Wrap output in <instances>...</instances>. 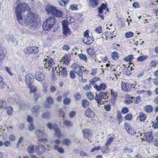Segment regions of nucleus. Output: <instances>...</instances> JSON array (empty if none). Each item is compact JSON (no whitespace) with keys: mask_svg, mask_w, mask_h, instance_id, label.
<instances>
[{"mask_svg":"<svg viewBox=\"0 0 158 158\" xmlns=\"http://www.w3.org/2000/svg\"><path fill=\"white\" fill-rule=\"evenodd\" d=\"M27 4L25 3L18 4L15 8V13L19 23L20 24L24 23L28 27H35L37 26V19L38 16L34 14L30 13L27 15L24 20L21 15L22 12L26 10Z\"/></svg>","mask_w":158,"mask_h":158,"instance_id":"nucleus-1","label":"nucleus"},{"mask_svg":"<svg viewBox=\"0 0 158 158\" xmlns=\"http://www.w3.org/2000/svg\"><path fill=\"white\" fill-rule=\"evenodd\" d=\"M89 30H87L84 34V37L82 39L83 42L86 44L89 45L91 44L94 41L93 36L89 35Z\"/></svg>","mask_w":158,"mask_h":158,"instance_id":"nucleus-2","label":"nucleus"},{"mask_svg":"<svg viewBox=\"0 0 158 158\" xmlns=\"http://www.w3.org/2000/svg\"><path fill=\"white\" fill-rule=\"evenodd\" d=\"M136 85V84H130L128 82L122 81L121 85V89L124 91H130L132 88H134L135 87Z\"/></svg>","mask_w":158,"mask_h":158,"instance_id":"nucleus-3","label":"nucleus"},{"mask_svg":"<svg viewBox=\"0 0 158 158\" xmlns=\"http://www.w3.org/2000/svg\"><path fill=\"white\" fill-rule=\"evenodd\" d=\"M81 67H82V66H80L76 64H73L72 67L74 70V72L81 77H82L83 75Z\"/></svg>","mask_w":158,"mask_h":158,"instance_id":"nucleus-4","label":"nucleus"},{"mask_svg":"<svg viewBox=\"0 0 158 158\" xmlns=\"http://www.w3.org/2000/svg\"><path fill=\"white\" fill-rule=\"evenodd\" d=\"M46 57L47 58H44V61L46 62L45 64V67L46 68H48V67L52 68L55 64V62L54 60L52 58L48 57V56Z\"/></svg>","mask_w":158,"mask_h":158,"instance_id":"nucleus-5","label":"nucleus"},{"mask_svg":"<svg viewBox=\"0 0 158 158\" xmlns=\"http://www.w3.org/2000/svg\"><path fill=\"white\" fill-rule=\"evenodd\" d=\"M144 134L145 139L143 138H142L141 139V141H143V140H146L148 143L152 142L153 139V136L151 132H146L144 133Z\"/></svg>","mask_w":158,"mask_h":158,"instance_id":"nucleus-6","label":"nucleus"},{"mask_svg":"<svg viewBox=\"0 0 158 158\" xmlns=\"http://www.w3.org/2000/svg\"><path fill=\"white\" fill-rule=\"evenodd\" d=\"M82 133L83 134V137L86 139L89 140V138H90L92 136V135L91 133V131L90 129H83L82 130Z\"/></svg>","mask_w":158,"mask_h":158,"instance_id":"nucleus-7","label":"nucleus"},{"mask_svg":"<svg viewBox=\"0 0 158 158\" xmlns=\"http://www.w3.org/2000/svg\"><path fill=\"white\" fill-rule=\"evenodd\" d=\"M35 150L38 155H41L45 152L46 148L44 146L40 144L35 147Z\"/></svg>","mask_w":158,"mask_h":158,"instance_id":"nucleus-8","label":"nucleus"},{"mask_svg":"<svg viewBox=\"0 0 158 158\" xmlns=\"http://www.w3.org/2000/svg\"><path fill=\"white\" fill-rule=\"evenodd\" d=\"M26 82L27 84H31L34 81V76L31 73H29L26 76Z\"/></svg>","mask_w":158,"mask_h":158,"instance_id":"nucleus-9","label":"nucleus"},{"mask_svg":"<svg viewBox=\"0 0 158 158\" xmlns=\"http://www.w3.org/2000/svg\"><path fill=\"white\" fill-rule=\"evenodd\" d=\"M35 79L38 81H40L44 80L45 76L41 72H36L35 75Z\"/></svg>","mask_w":158,"mask_h":158,"instance_id":"nucleus-10","label":"nucleus"},{"mask_svg":"<svg viewBox=\"0 0 158 158\" xmlns=\"http://www.w3.org/2000/svg\"><path fill=\"white\" fill-rule=\"evenodd\" d=\"M46 20L49 26L52 27L54 26V24L56 22V19L54 17L50 16Z\"/></svg>","mask_w":158,"mask_h":158,"instance_id":"nucleus-11","label":"nucleus"},{"mask_svg":"<svg viewBox=\"0 0 158 158\" xmlns=\"http://www.w3.org/2000/svg\"><path fill=\"white\" fill-rule=\"evenodd\" d=\"M94 87L97 91H100L101 90H105L106 88V85L105 84L101 83L99 86L95 85Z\"/></svg>","mask_w":158,"mask_h":158,"instance_id":"nucleus-12","label":"nucleus"},{"mask_svg":"<svg viewBox=\"0 0 158 158\" xmlns=\"http://www.w3.org/2000/svg\"><path fill=\"white\" fill-rule=\"evenodd\" d=\"M85 115L88 118H92L94 116V113L89 108H88L85 112Z\"/></svg>","mask_w":158,"mask_h":158,"instance_id":"nucleus-13","label":"nucleus"},{"mask_svg":"<svg viewBox=\"0 0 158 158\" xmlns=\"http://www.w3.org/2000/svg\"><path fill=\"white\" fill-rule=\"evenodd\" d=\"M56 9V8L52 6H48L46 7V10L48 14L53 15Z\"/></svg>","mask_w":158,"mask_h":158,"instance_id":"nucleus-14","label":"nucleus"},{"mask_svg":"<svg viewBox=\"0 0 158 158\" xmlns=\"http://www.w3.org/2000/svg\"><path fill=\"white\" fill-rule=\"evenodd\" d=\"M71 57L69 54H66L61 59V61L62 62H64L63 64H68L70 62L71 60Z\"/></svg>","mask_w":158,"mask_h":158,"instance_id":"nucleus-15","label":"nucleus"},{"mask_svg":"<svg viewBox=\"0 0 158 158\" xmlns=\"http://www.w3.org/2000/svg\"><path fill=\"white\" fill-rule=\"evenodd\" d=\"M104 95V92H100L98 94H96V97H95V99L96 101H102V99H103Z\"/></svg>","mask_w":158,"mask_h":158,"instance_id":"nucleus-16","label":"nucleus"},{"mask_svg":"<svg viewBox=\"0 0 158 158\" xmlns=\"http://www.w3.org/2000/svg\"><path fill=\"white\" fill-rule=\"evenodd\" d=\"M40 108V106L38 105H36L31 108V110L34 115H37L38 114L39 112Z\"/></svg>","mask_w":158,"mask_h":158,"instance_id":"nucleus-17","label":"nucleus"},{"mask_svg":"<svg viewBox=\"0 0 158 158\" xmlns=\"http://www.w3.org/2000/svg\"><path fill=\"white\" fill-rule=\"evenodd\" d=\"M53 15L56 17L60 18L63 15V14L61 11L56 8L55 10H54V11L53 13Z\"/></svg>","mask_w":158,"mask_h":158,"instance_id":"nucleus-18","label":"nucleus"},{"mask_svg":"<svg viewBox=\"0 0 158 158\" xmlns=\"http://www.w3.org/2000/svg\"><path fill=\"white\" fill-rule=\"evenodd\" d=\"M46 102L48 104L45 105V106L47 108L50 107V105H52L54 103L53 99L51 97H48L47 98Z\"/></svg>","mask_w":158,"mask_h":158,"instance_id":"nucleus-19","label":"nucleus"},{"mask_svg":"<svg viewBox=\"0 0 158 158\" xmlns=\"http://www.w3.org/2000/svg\"><path fill=\"white\" fill-rule=\"evenodd\" d=\"M90 3L89 7L93 8L98 5V0H89Z\"/></svg>","mask_w":158,"mask_h":158,"instance_id":"nucleus-20","label":"nucleus"},{"mask_svg":"<svg viewBox=\"0 0 158 158\" xmlns=\"http://www.w3.org/2000/svg\"><path fill=\"white\" fill-rule=\"evenodd\" d=\"M54 134L58 138H60L62 136V134L61 133L60 129L58 127L55 130Z\"/></svg>","mask_w":158,"mask_h":158,"instance_id":"nucleus-21","label":"nucleus"},{"mask_svg":"<svg viewBox=\"0 0 158 158\" xmlns=\"http://www.w3.org/2000/svg\"><path fill=\"white\" fill-rule=\"evenodd\" d=\"M147 118L146 114L143 113H140L137 117V119L139 120L141 122H143Z\"/></svg>","mask_w":158,"mask_h":158,"instance_id":"nucleus-22","label":"nucleus"},{"mask_svg":"<svg viewBox=\"0 0 158 158\" xmlns=\"http://www.w3.org/2000/svg\"><path fill=\"white\" fill-rule=\"evenodd\" d=\"M28 87L30 89V93L31 94L32 93H35L37 91V89L35 87L31 84L28 85Z\"/></svg>","mask_w":158,"mask_h":158,"instance_id":"nucleus-23","label":"nucleus"},{"mask_svg":"<svg viewBox=\"0 0 158 158\" xmlns=\"http://www.w3.org/2000/svg\"><path fill=\"white\" fill-rule=\"evenodd\" d=\"M44 130L42 131L40 129H35V133L36 135L38 137H40L44 136Z\"/></svg>","mask_w":158,"mask_h":158,"instance_id":"nucleus-24","label":"nucleus"},{"mask_svg":"<svg viewBox=\"0 0 158 158\" xmlns=\"http://www.w3.org/2000/svg\"><path fill=\"white\" fill-rule=\"evenodd\" d=\"M48 23L47 21L46 20L43 24V27L44 30V31H49L52 28L51 27L49 26L48 24Z\"/></svg>","mask_w":158,"mask_h":158,"instance_id":"nucleus-25","label":"nucleus"},{"mask_svg":"<svg viewBox=\"0 0 158 158\" xmlns=\"http://www.w3.org/2000/svg\"><path fill=\"white\" fill-rule=\"evenodd\" d=\"M64 125L67 127H72L73 124L72 122L69 120H65L63 122Z\"/></svg>","mask_w":158,"mask_h":158,"instance_id":"nucleus-26","label":"nucleus"},{"mask_svg":"<svg viewBox=\"0 0 158 158\" xmlns=\"http://www.w3.org/2000/svg\"><path fill=\"white\" fill-rule=\"evenodd\" d=\"M106 6L104 3H103L99 8H98V9H99L98 12V16H100V15L103 12V10L106 9Z\"/></svg>","mask_w":158,"mask_h":158,"instance_id":"nucleus-27","label":"nucleus"},{"mask_svg":"<svg viewBox=\"0 0 158 158\" xmlns=\"http://www.w3.org/2000/svg\"><path fill=\"white\" fill-rule=\"evenodd\" d=\"M47 126L50 130L54 129V130L57 127L56 124H52L51 123H48L47 124Z\"/></svg>","mask_w":158,"mask_h":158,"instance_id":"nucleus-28","label":"nucleus"},{"mask_svg":"<svg viewBox=\"0 0 158 158\" xmlns=\"http://www.w3.org/2000/svg\"><path fill=\"white\" fill-rule=\"evenodd\" d=\"M35 145H31L29 146L27 148V150L29 153H31L35 151Z\"/></svg>","mask_w":158,"mask_h":158,"instance_id":"nucleus-29","label":"nucleus"},{"mask_svg":"<svg viewBox=\"0 0 158 158\" xmlns=\"http://www.w3.org/2000/svg\"><path fill=\"white\" fill-rule=\"evenodd\" d=\"M114 135L110 137L107 140L106 143L105 144V146H108L110 145L111 143L113 142L115 137L114 136Z\"/></svg>","mask_w":158,"mask_h":158,"instance_id":"nucleus-30","label":"nucleus"},{"mask_svg":"<svg viewBox=\"0 0 158 158\" xmlns=\"http://www.w3.org/2000/svg\"><path fill=\"white\" fill-rule=\"evenodd\" d=\"M144 109L145 111L148 113H151L153 110L152 106L149 105H146Z\"/></svg>","mask_w":158,"mask_h":158,"instance_id":"nucleus-31","label":"nucleus"},{"mask_svg":"<svg viewBox=\"0 0 158 158\" xmlns=\"http://www.w3.org/2000/svg\"><path fill=\"white\" fill-rule=\"evenodd\" d=\"M68 73L67 70V68L63 67V71H62L60 74V75L63 77H66L67 76Z\"/></svg>","mask_w":158,"mask_h":158,"instance_id":"nucleus-32","label":"nucleus"},{"mask_svg":"<svg viewBox=\"0 0 158 158\" xmlns=\"http://www.w3.org/2000/svg\"><path fill=\"white\" fill-rule=\"evenodd\" d=\"M86 95L88 99L92 100L94 99V95L90 91H87Z\"/></svg>","mask_w":158,"mask_h":158,"instance_id":"nucleus-33","label":"nucleus"},{"mask_svg":"<svg viewBox=\"0 0 158 158\" xmlns=\"http://www.w3.org/2000/svg\"><path fill=\"white\" fill-rule=\"evenodd\" d=\"M51 116V113L49 111L44 113L42 115V118H48Z\"/></svg>","mask_w":158,"mask_h":158,"instance_id":"nucleus-34","label":"nucleus"},{"mask_svg":"<svg viewBox=\"0 0 158 158\" xmlns=\"http://www.w3.org/2000/svg\"><path fill=\"white\" fill-rule=\"evenodd\" d=\"M111 56L113 59L117 60L119 57V55L117 52H114L112 53Z\"/></svg>","mask_w":158,"mask_h":158,"instance_id":"nucleus-35","label":"nucleus"},{"mask_svg":"<svg viewBox=\"0 0 158 158\" xmlns=\"http://www.w3.org/2000/svg\"><path fill=\"white\" fill-rule=\"evenodd\" d=\"M89 104L88 101L86 99L82 101V106L83 108H86L87 107Z\"/></svg>","mask_w":158,"mask_h":158,"instance_id":"nucleus-36","label":"nucleus"},{"mask_svg":"<svg viewBox=\"0 0 158 158\" xmlns=\"http://www.w3.org/2000/svg\"><path fill=\"white\" fill-rule=\"evenodd\" d=\"M67 20H66L70 24L74 23L75 21V19L72 16H67Z\"/></svg>","mask_w":158,"mask_h":158,"instance_id":"nucleus-37","label":"nucleus"},{"mask_svg":"<svg viewBox=\"0 0 158 158\" xmlns=\"http://www.w3.org/2000/svg\"><path fill=\"white\" fill-rule=\"evenodd\" d=\"M62 143L66 146H68L71 143V140L70 139H65L62 141Z\"/></svg>","mask_w":158,"mask_h":158,"instance_id":"nucleus-38","label":"nucleus"},{"mask_svg":"<svg viewBox=\"0 0 158 158\" xmlns=\"http://www.w3.org/2000/svg\"><path fill=\"white\" fill-rule=\"evenodd\" d=\"M106 148L103 147L102 149V152L103 154H106L109 153L110 151L108 146H106Z\"/></svg>","mask_w":158,"mask_h":158,"instance_id":"nucleus-39","label":"nucleus"},{"mask_svg":"<svg viewBox=\"0 0 158 158\" xmlns=\"http://www.w3.org/2000/svg\"><path fill=\"white\" fill-rule=\"evenodd\" d=\"M6 109L7 114L9 115H11L13 112V109L11 106H8Z\"/></svg>","mask_w":158,"mask_h":158,"instance_id":"nucleus-40","label":"nucleus"},{"mask_svg":"<svg viewBox=\"0 0 158 158\" xmlns=\"http://www.w3.org/2000/svg\"><path fill=\"white\" fill-rule=\"evenodd\" d=\"M71 101V100L70 98L67 97H65L63 99V103L65 105H68L70 103Z\"/></svg>","mask_w":158,"mask_h":158,"instance_id":"nucleus-41","label":"nucleus"},{"mask_svg":"<svg viewBox=\"0 0 158 158\" xmlns=\"http://www.w3.org/2000/svg\"><path fill=\"white\" fill-rule=\"evenodd\" d=\"M7 106V103L6 101L2 100H0V108H6Z\"/></svg>","mask_w":158,"mask_h":158,"instance_id":"nucleus-42","label":"nucleus"},{"mask_svg":"<svg viewBox=\"0 0 158 158\" xmlns=\"http://www.w3.org/2000/svg\"><path fill=\"white\" fill-rule=\"evenodd\" d=\"M100 80L99 78L97 77H94L90 81V85H95V82Z\"/></svg>","mask_w":158,"mask_h":158,"instance_id":"nucleus-43","label":"nucleus"},{"mask_svg":"<svg viewBox=\"0 0 158 158\" xmlns=\"http://www.w3.org/2000/svg\"><path fill=\"white\" fill-rule=\"evenodd\" d=\"M3 52V50L0 48V61L3 60L5 58V54Z\"/></svg>","mask_w":158,"mask_h":158,"instance_id":"nucleus-44","label":"nucleus"},{"mask_svg":"<svg viewBox=\"0 0 158 158\" xmlns=\"http://www.w3.org/2000/svg\"><path fill=\"white\" fill-rule=\"evenodd\" d=\"M78 56H79V58L81 60L84 61H85L86 62V61L87 60V58L85 55L81 53L79 54Z\"/></svg>","mask_w":158,"mask_h":158,"instance_id":"nucleus-45","label":"nucleus"},{"mask_svg":"<svg viewBox=\"0 0 158 158\" xmlns=\"http://www.w3.org/2000/svg\"><path fill=\"white\" fill-rule=\"evenodd\" d=\"M117 119L119 121V124L122 121V116L120 112L118 113L117 116Z\"/></svg>","mask_w":158,"mask_h":158,"instance_id":"nucleus-46","label":"nucleus"},{"mask_svg":"<svg viewBox=\"0 0 158 158\" xmlns=\"http://www.w3.org/2000/svg\"><path fill=\"white\" fill-rule=\"evenodd\" d=\"M148 56H139L137 58V60L139 61H143L146 59Z\"/></svg>","mask_w":158,"mask_h":158,"instance_id":"nucleus-47","label":"nucleus"},{"mask_svg":"<svg viewBox=\"0 0 158 158\" xmlns=\"http://www.w3.org/2000/svg\"><path fill=\"white\" fill-rule=\"evenodd\" d=\"M32 50V47H30L25 49L24 50V52L26 54H31Z\"/></svg>","mask_w":158,"mask_h":158,"instance_id":"nucleus-48","label":"nucleus"},{"mask_svg":"<svg viewBox=\"0 0 158 158\" xmlns=\"http://www.w3.org/2000/svg\"><path fill=\"white\" fill-rule=\"evenodd\" d=\"M133 58V56L132 55H130L127 57H125L124 60L126 61L130 62Z\"/></svg>","mask_w":158,"mask_h":158,"instance_id":"nucleus-49","label":"nucleus"},{"mask_svg":"<svg viewBox=\"0 0 158 158\" xmlns=\"http://www.w3.org/2000/svg\"><path fill=\"white\" fill-rule=\"evenodd\" d=\"M63 33L65 35L67 36V34L70 32V29L68 27L63 28Z\"/></svg>","mask_w":158,"mask_h":158,"instance_id":"nucleus-50","label":"nucleus"},{"mask_svg":"<svg viewBox=\"0 0 158 158\" xmlns=\"http://www.w3.org/2000/svg\"><path fill=\"white\" fill-rule=\"evenodd\" d=\"M132 115L130 113L128 114L124 117V118L126 120L130 121L132 118Z\"/></svg>","mask_w":158,"mask_h":158,"instance_id":"nucleus-51","label":"nucleus"},{"mask_svg":"<svg viewBox=\"0 0 158 158\" xmlns=\"http://www.w3.org/2000/svg\"><path fill=\"white\" fill-rule=\"evenodd\" d=\"M60 4L62 6H63L67 4L68 1V0H57Z\"/></svg>","mask_w":158,"mask_h":158,"instance_id":"nucleus-52","label":"nucleus"},{"mask_svg":"<svg viewBox=\"0 0 158 158\" xmlns=\"http://www.w3.org/2000/svg\"><path fill=\"white\" fill-rule=\"evenodd\" d=\"M134 35V33L131 31L126 32L125 34V36L126 38H129L132 36Z\"/></svg>","mask_w":158,"mask_h":158,"instance_id":"nucleus-53","label":"nucleus"},{"mask_svg":"<svg viewBox=\"0 0 158 158\" xmlns=\"http://www.w3.org/2000/svg\"><path fill=\"white\" fill-rule=\"evenodd\" d=\"M11 41L12 44L14 45H16L17 44V41L16 39L14 37H12L11 39Z\"/></svg>","mask_w":158,"mask_h":158,"instance_id":"nucleus-54","label":"nucleus"},{"mask_svg":"<svg viewBox=\"0 0 158 158\" xmlns=\"http://www.w3.org/2000/svg\"><path fill=\"white\" fill-rule=\"evenodd\" d=\"M102 27L101 26H99L95 28V32L98 33L100 34L102 32Z\"/></svg>","mask_w":158,"mask_h":158,"instance_id":"nucleus-55","label":"nucleus"},{"mask_svg":"<svg viewBox=\"0 0 158 158\" xmlns=\"http://www.w3.org/2000/svg\"><path fill=\"white\" fill-rule=\"evenodd\" d=\"M74 98H76V100H79L81 98L80 94L78 93H76L74 95Z\"/></svg>","mask_w":158,"mask_h":158,"instance_id":"nucleus-56","label":"nucleus"},{"mask_svg":"<svg viewBox=\"0 0 158 158\" xmlns=\"http://www.w3.org/2000/svg\"><path fill=\"white\" fill-rule=\"evenodd\" d=\"M141 97H137L136 98L134 97L133 102L135 103L138 104L141 101Z\"/></svg>","mask_w":158,"mask_h":158,"instance_id":"nucleus-57","label":"nucleus"},{"mask_svg":"<svg viewBox=\"0 0 158 158\" xmlns=\"http://www.w3.org/2000/svg\"><path fill=\"white\" fill-rule=\"evenodd\" d=\"M76 113L75 111H72L69 113V116L70 118H73L75 116Z\"/></svg>","mask_w":158,"mask_h":158,"instance_id":"nucleus-58","label":"nucleus"},{"mask_svg":"<svg viewBox=\"0 0 158 158\" xmlns=\"http://www.w3.org/2000/svg\"><path fill=\"white\" fill-rule=\"evenodd\" d=\"M68 22L66 20H63L62 22V25L63 28L68 27Z\"/></svg>","mask_w":158,"mask_h":158,"instance_id":"nucleus-59","label":"nucleus"},{"mask_svg":"<svg viewBox=\"0 0 158 158\" xmlns=\"http://www.w3.org/2000/svg\"><path fill=\"white\" fill-rule=\"evenodd\" d=\"M74 73V72L73 70L70 71V76L71 78L72 79H74L76 77V75Z\"/></svg>","mask_w":158,"mask_h":158,"instance_id":"nucleus-60","label":"nucleus"},{"mask_svg":"<svg viewBox=\"0 0 158 158\" xmlns=\"http://www.w3.org/2000/svg\"><path fill=\"white\" fill-rule=\"evenodd\" d=\"M127 132L131 135H134L136 134V132L135 131V130L131 128L130 130L128 131Z\"/></svg>","mask_w":158,"mask_h":158,"instance_id":"nucleus-61","label":"nucleus"},{"mask_svg":"<svg viewBox=\"0 0 158 158\" xmlns=\"http://www.w3.org/2000/svg\"><path fill=\"white\" fill-rule=\"evenodd\" d=\"M104 109L106 111H109L111 110L110 105L109 104L106 105L104 106Z\"/></svg>","mask_w":158,"mask_h":158,"instance_id":"nucleus-62","label":"nucleus"},{"mask_svg":"<svg viewBox=\"0 0 158 158\" xmlns=\"http://www.w3.org/2000/svg\"><path fill=\"white\" fill-rule=\"evenodd\" d=\"M133 99L134 97H130L128 98L127 100V103L128 104H130L131 103L133 102Z\"/></svg>","mask_w":158,"mask_h":158,"instance_id":"nucleus-63","label":"nucleus"},{"mask_svg":"<svg viewBox=\"0 0 158 158\" xmlns=\"http://www.w3.org/2000/svg\"><path fill=\"white\" fill-rule=\"evenodd\" d=\"M129 112V109L127 107L123 108L121 110V112L123 114H125Z\"/></svg>","mask_w":158,"mask_h":158,"instance_id":"nucleus-64","label":"nucleus"}]
</instances>
